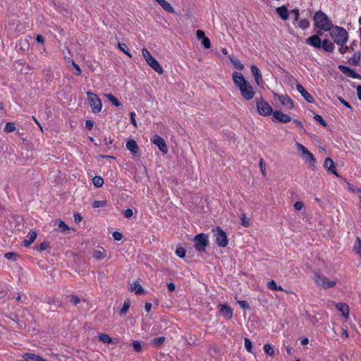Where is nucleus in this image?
<instances>
[{"mask_svg": "<svg viewBox=\"0 0 361 361\" xmlns=\"http://www.w3.org/2000/svg\"><path fill=\"white\" fill-rule=\"evenodd\" d=\"M277 14L281 17L283 20H287L288 18L289 14L287 8L284 6L278 7L276 10Z\"/></svg>", "mask_w": 361, "mask_h": 361, "instance_id": "24", "label": "nucleus"}, {"mask_svg": "<svg viewBox=\"0 0 361 361\" xmlns=\"http://www.w3.org/2000/svg\"><path fill=\"white\" fill-rule=\"evenodd\" d=\"M294 209L297 211H300L303 209L304 207V204L302 202H296L295 204H294Z\"/></svg>", "mask_w": 361, "mask_h": 361, "instance_id": "50", "label": "nucleus"}, {"mask_svg": "<svg viewBox=\"0 0 361 361\" xmlns=\"http://www.w3.org/2000/svg\"><path fill=\"white\" fill-rule=\"evenodd\" d=\"M104 97H106L108 100L111 102L115 106H120L121 105L117 98H116L113 94H105Z\"/></svg>", "mask_w": 361, "mask_h": 361, "instance_id": "32", "label": "nucleus"}, {"mask_svg": "<svg viewBox=\"0 0 361 361\" xmlns=\"http://www.w3.org/2000/svg\"><path fill=\"white\" fill-rule=\"evenodd\" d=\"M314 119H315L317 121L319 122L322 126H326V122L324 121V120L323 119V118H322L320 115H319V114H316V115L314 116Z\"/></svg>", "mask_w": 361, "mask_h": 361, "instance_id": "51", "label": "nucleus"}, {"mask_svg": "<svg viewBox=\"0 0 361 361\" xmlns=\"http://www.w3.org/2000/svg\"><path fill=\"white\" fill-rule=\"evenodd\" d=\"M94 122L91 120H87L85 122V126L87 129L91 130L93 128Z\"/></svg>", "mask_w": 361, "mask_h": 361, "instance_id": "58", "label": "nucleus"}, {"mask_svg": "<svg viewBox=\"0 0 361 361\" xmlns=\"http://www.w3.org/2000/svg\"><path fill=\"white\" fill-rule=\"evenodd\" d=\"M196 36L198 39L202 40L201 43L204 48L209 49L211 47V42L209 39L205 36L204 31L198 30L196 32Z\"/></svg>", "mask_w": 361, "mask_h": 361, "instance_id": "12", "label": "nucleus"}, {"mask_svg": "<svg viewBox=\"0 0 361 361\" xmlns=\"http://www.w3.org/2000/svg\"><path fill=\"white\" fill-rule=\"evenodd\" d=\"M118 47L121 51H122L123 53H125L126 55H128L129 57H132V55L129 52L126 44L123 43L118 42Z\"/></svg>", "mask_w": 361, "mask_h": 361, "instance_id": "38", "label": "nucleus"}, {"mask_svg": "<svg viewBox=\"0 0 361 361\" xmlns=\"http://www.w3.org/2000/svg\"><path fill=\"white\" fill-rule=\"evenodd\" d=\"M241 224L245 227H248L250 225V219L246 216L245 214L240 215Z\"/></svg>", "mask_w": 361, "mask_h": 361, "instance_id": "37", "label": "nucleus"}, {"mask_svg": "<svg viewBox=\"0 0 361 361\" xmlns=\"http://www.w3.org/2000/svg\"><path fill=\"white\" fill-rule=\"evenodd\" d=\"M130 288L137 295L144 293V289L138 281H133L130 284Z\"/></svg>", "mask_w": 361, "mask_h": 361, "instance_id": "21", "label": "nucleus"}, {"mask_svg": "<svg viewBox=\"0 0 361 361\" xmlns=\"http://www.w3.org/2000/svg\"><path fill=\"white\" fill-rule=\"evenodd\" d=\"M135 116H136V114L135 112L130 113L131 123L136 128L137 126V122L135 121Z\"/></svg>", "mask_w": 361, "mask_h": 361, "instance_id": "52", "label": "nucleus"}, {"mask_svg": "<svg viewBox=\"0 0 361 361\" xmlns=\"http://www.w3.org/2000/svg\"><path fill=\"white\" fill-rule=\"evenodd\" d=\"M307 43L310 45L316 47V48H320L322 41L320 38L317 35H313L307 39Z\"/></svg>", "mask_w": 361, "mask_h": 361, "instance_id": "19", "label": "nucleus"}, {"mask_svg": "<svg viewBox=\"0 0 361 361\" xmlns=\"http://www.w3.org/2000/svg\"><path fill=\"white\" fill-rule=\"evenodd\" d=\"M229 59L235 68L240 71L244 68V65L238 59L233 56H229Z\"/></svg>", "mask_w": 361, "mask_h": 361, "instance_id": "28", "label": "nucleus"}, {"mask_svg": "<svg viewBox=\"0 0 361 361\" xmlns=\"http://www.w3.org/2000/svg\"><path fill=\"white\" fill-rule=\"evenodd\" d=\"M296 90L301 94L307 102L310 103H312L314 102L313 97L307 92L302 85L298 83L296 85Z\"/></svg>", "mask_w": 361, "mask_h": 361, "instance_id": "15", "label": "nucleus"}, {"mask_svg": "<svg viewBox=\"0 0 361 361\" xmlns=\"http://www.w3.org/2000/svg\"><path fill=\"white\" fill-rule=\"evenodd\" d=\"M106 205V201H94L93 203H92V207L94 208H99V207H105Z\"/></svg>", "mask_w": 361, "mask_h": 361, "instance_id": "45", "label": "nucleus"}, {"mask_svg": "<svg viewBox=\"0 0 361 361\" xmlns=\"http://www.w3.org/2000/svg\"><path fill=\"white\" fill-rule=\"evenodd\" d=\"M215 242L219 247H225L228 243L226 233L220 227L213 229Z\"/></svg>", "mask_w": 361, "mask_h": 361, "instance_id": "7", "label": "nucleus"}, {"mask_svg": "<svg viewBox=\"0 0 361 361\" xmlns=\"http://www.w3.org/2000/svg\"><path fill=\"white\" fill-rule=\"evenodd\" d=\"M106 256L105 250L103 248L94 250L93 252V257L96 259H102Z\"/></svg>", "mask_w": 361, "mask_h": 361, "instance_id": "31", "label": "nucleus"}, {"mask_svg": "<svg viewBox=\"0 0 361 361\" xmlns=\"http://www.w3.org/2000/svg\"><path fill=\"white\" fill-rule=\"evenodd\" d=\"M92 183L95 187L100 188L104 185V180L101 176H96L92 178Z\"/></svg>", "mask_w": 361, "mask_h": 361, "instance_id": "33", "label": "nucleus"}, {"mask_svg": "<svg viewBox=\"0 0 361 361\" xmlns=\"http://www.w3.org/2000/svg\"><path fill=\"white\" fill-rule=\"evenodd\" d=\"M36 238L37 233L35 231H30L27 235V238L23 241V245L25 247H28L35 240Z\"/></svg>", "mask_w": 361, "mask_h": 361, "instance_id": "23", "label": "nucleus"}, {"mask_svg": "<svg viewBox=\"0 0 361 361\" xmlns=\"http://www.w3.org/2000/svg\"><path fill=\"white\" fill-rule=\"evenodd\" d=\"M151 142L157 145L161 152L164 154H166L168 152V148L166 145L164 140L159 135H153L151 138Z\"/></svg>", "mask_w": 361, "mask_h": 361, "instance_id": "10", "label": "nucleus"}, {"mask_svg": "<svg viewBox=\"0 0 361 361\" xmlns=\"http://www.w3.org/2000/svg\"><path fill=\"white\" fill-rule=\"evenodd\" d=\"M142 54L146 62L149 61L151 59L153 58V56L146 48H143L142 49Z\"/></svg>", "mask_w": 361, "mask_h": 361, "instance_id": "40", "label": "nucleus"}, {"mask_svg": "<svg viewBox=\"0 0 361 361\" xmlns=\"http://www.w3.org/2000/svg\"><path fill=\"white\" fill-rule=\"evenodd\" d=\"M251 72L252 75H254L256 82L257 85H259L260 80H262L261 73L259 69L255 65H252L250 67Z\"/></svg>", "mask_w": 361, "mask_h": 361, "instance_id": "25", "label": "nucleus"}, {"mask_svg": "<svg viewBox=\"0 0 361 361\" xmlns=\"http://www.w3.org/2000/svg\"><path fill=\"white\" fill-rule=\"evenodd\" d=\"M129 307H130V302L126 300L123 303V307L121 308V310L120 311V314L121 315L126 314V312L128 310Z\"/></svg>", "mask_w": 361, "mask_h": 361, "instance_id": "44", "label": "nucleus"}, {"mask_svg": "<svg viewBox=\"0 0 361 361\" xmlns=\"http://www.w3.org/2000/svg\"><path fill=\"white\" fill-rule=\"evenodd\" d=\"M278 99L286 109H290L293 107V102L288 96L283 94L278 95Z\"/></svg>", "mask_w": 361, "mask_h": 361, "instance_id": "16", "label": "nucleus"}, {"mask_svg": "<svg viewBox=\"0 0 361 361\" xmlns=\"http://www.w3.org/2000/svg\"><path fill=\"white\" fill-rule=\"evenodd\" d=\"M295 146L298 150L300 152V157L303 161L309 165L314 166L316 163V159L314 155L302 144L296 142Z\"/></svg>", "mask_w": 361, "mask_h": 361, "instance_id": "5", "label": "nucleus"}, {"mask_svg": "<svg viewBox=\"0 0 361 361\" xmlns=\"http://www.w3.org/2000/svg\"><path fill=\"white\" fill-rule=\"evenodd\" d=\"M336 307L337 308L338 310H339L340 312H342L343 317L345 319H348L349 314H350V310H349V307L347 304L338 303L336 305Z\"/></svg>", "mask_w": 361, "mask_h": 361, "instance_id": "20", "label": "nucleus"}, {"mask_svg": "<svg viewBox=\"0 0 361 361\" xmlns=\"http://www.w3.org/2000/svg\"><path fill=\"white\" fill-rule=\"evenodd\" d=\"M74 220L76 223H78L82 221V216L79 214H75L74 215Z\"/></svg>", "mask_w": 361, "mask_h": 361, "instance_id": "64", "label": "nucleus"}, {"mask_svg": "<svg viewBox=\"0 0 361 361\" xmlns=\"http://www.w3.org/2000/svg\"><path fill=\"white\" fill-rule=\"evenodd\" d=\"M330 31L331 36L336 44L340 45L345 44L348 40V32L344 28L336 26Z\"/></svg>", "mask_w": 361, "mask_h": 361, "instance_id": "3", "label": "nucleus"}, {"mask_svg": "<svg viewBox=\"0 0 361 361\" xmlns=\"http://www.w3.org/2000/svg\"><path fill=\"white\" fill-rule=\"evenodd\" d=\"M88 100L90 103V106L94 113H99L102 110V104L101 99L98 96L92 92H87Z\"/></svg>", "mask_w": 361, "mask_h": 361, "instance_id": "8", "label": "nucleus"}, {"mask_svg": "<svg viewBox=\"0 0 361 361\" xmlns=\"http://www.w3.org/2000/svg\"><path fill=\"white\" fill-rule=\"evenodd\" d=\"M4 130L7 133L13 132L16 130V126L13 123L8 122L6 124Z\"/></svg>", "mask_w": 361, "mask_h": 361, "instance_id": "41", "label": "nucleus"}, {"mask_svg": "<svg viewBox=\"0 0 361 361\" xmlns=\"http://www.w3.org/2000/svg\"><path fill=\"white\" fill-rule=\"evenodd\" d=\"M257 109L260 115L264 116H270L273 113L271 106L262 99L257 102Z\"/></svg>", "mask_w": 361, "mask_h": 361, "instance_id": "9", "label": "nucleus"}, {"mask_svg": "<svg viewBox=\"0 0 361 361\" xmlns=\"http://www.w3.org/2000/svg\"><path fill=\"white\" fill-rule=\"evenodd\" d=\"M176 254L179 257L183 258L185 256V250L182 247H177Z\"/></svg>", "mask_w": 361, "mask_h": 361, "instance_id": "43", "label": "nucleus"}, {"mask_svg": "<svg viewBox=\"0 0 361 361\" xmlns=\"http://www.w3.org/2000/svg\"><path fill=\"white\" fill-rule=\"evenodd\" d=\"M314 280L317 286L324 289L333 288L336 284V280L329 279L319 272L315 273Z\"/></svg>", "mask_w": 361, "mask_h": 361, "instance_id": "4", "label": "nucleus"}, {"mask_svg": "<svg viewBox=\"0 0 361 361\" xmlns=\"http://www.w3.org/2000/svg\"><path fill=\"white\" fill-rule=\"evenodd\" d=\"M133 349L135 350V351H136V352H140L142 350L141 344L137 341H134L133 342Z\"/></svg>", "mask_w": 361, "mask_h": 361, "instance_id": "47", "label": "nucleus"}, {"mask_svg": "<svg viewBox=\"0 0 361 361\" xmlns=\"http://www.w3.org/2000/svg\"><path fill=\"white\" fill-rule=\"evenodd\" d=\"M113 237H114V240L118 241L122 239L123 235L120 232L115 231L113 233Z\"/></svg>", "mask_w": 361, "mask_h": 361, "instance_id": "53", "label": "nucleus"}, {"mask_svg": "<svg viewBox=\"0 0 361 361\" xmlns=\"http://www.w3.org/2000/svg\"><path fill=\"white\" fill-rule=\"evenodd\" d=\"M99 339L100 341L104 343H112V339L111 338L106 334H101L99 335Z\"/></svg>", "mask_w": 361, "mask_h": 361, "instance_id": "34", "label": "nucleus"}, {"mask_svg": "<svg viewBox=\"0 0 361 361\" xmlns=\"http://www.w3.org/2000/svg\"><path fill=\"white\" fill-rule=\"evenodd\" d=\"M348 48L346 46L341 45V47L339 48V51L341 54H345L348 51Z\"/></svg>", "mask_w": 361, "mask_h": 361, "instance_id": "63", "label": "nucleus"}, {"mask_svg": "<svg viewBox=\"0 0 361 361\" xmlns=\"http://www.w3.org/2000/svg\"><path fill=\"white\" fill-rule=\"evenodd\" d=\"M321 47L326 51L331 52L334 49V45L330 41L324 39L321 44Z\"/></svg>", "mask_w": 361, "mask_h": 361, "instance_id": "26", "label": "nucleus"}, {"mask_svg": "<svg viewBox=\"0 0 361 361\" xmlns=\"http://www.w3.org/2000/svg\"><path fill=\"white\" fill-rule=\"evenodd\" d=\"M58 226L61 229L63 232H65L69 229V227L62 221H59Z\"/></svg>", "mask_w": 361, "mask_h": 361, "instance_id": "49", "label": "nucleus"}, {"mask_svg": "<svg viewBox=\"0 0 361 361\" xmlns=\"http://www.w3.org/2000/svg\"><path fill=\"white\" fill-rule=\"evenodd\" d=\"M272 114L273 118L279 122L288 123L291 120L288 115L283 114L281 111H275Z\"/></svg>", "mask_w": 361, "mask_h": 361, "instance_id": "13", "label": "nucleus"}, {"mask_svg": "<svg viewBox=\"0 0 361 361\" xmlns=\"http://www.w3.org/2000/svg\"><path fill=\"white\" fill-rule=\"evenodd\" d=\"M219 310L221 314L226 319H231L233 317V310L226 304L219 305Z\"/></svg>", "mask_w": 361, "mask_h": 361, "instance_id": "11", "label": "nucleus"}, {"mask_svg": "<svg viewBox=\"0 0 361 361\" xmlns=\"http://www.w3.org/2000/svg\"><path fill=\"white\" fill-rule=\"evenodd\" d=\"M39 356L33 353H25L22 361H39Z\"/></svg>", "mask_w": 361, "mask_h": 361, "instance_id": "29", "label": "nucleus"}, {"mask_svg": "<svg viewBox=\"0 0 361 361\" xmlns=\"http://www.w3.org/2000/svg\"><path fill=\"white\" fill-rule=\"evenodd\" d=\"M292 15L293 16V18L295 21L299 20V11L298 10H293L291 12Z\"/></svg>", "mask_w": 361, "mask_h": 361, "instance_id": "59", "label": "nucleus"}, {"mask_svg": "<svg viewBox=\"0 0 361 361\" xmlns=\"http://www.w3.org/2000/svg\"><path fill=\"white\" fill-rule=\"evenodd\" d=\"M353 250L356 254L361 257V240L360 238H357Z\"/></svg>", "mask_w": 361, "mask_h": 361, "instance_id": "35", "label": "nucleus"}, {"mask_svg": "<svg viewBox=\"0 0 361 361\" xmlns=\"http://www.w3.org/2000/svg\"><path fill=\"white\" fill-rule=\"evenodd\" d=\"M298 26L302 29H306L309 27V21L306 19H300L298 21Z\"/></svg>", "mask_w": 361, "mask_h": 361, "instance_id": "42", "label": "nucleus"}, {"mask_svg": "<svg viewBox=\"0 0 361 361\" xmlns=\"http://www.w3.org/2000/svg\"><path fill=\"white\" fill-rule=\"evenodd\" d=\"M259 166L261 171L264 176L266 175V169H265V164L264 163V161L262 159L259 160Z\"/></svg>", "mask_w": 361, "mask_h": 361, "instance_id": "54", "label": "nucleus"}, {"mask_svg": "<svg viewBox=\"0 0 361 361\" xmlns=\"http://www.w3.org/2000/svg\"><path fill=\"white\" fill-rule=\"evenodd\" d=\"M72 65L74 67V68L75 69L76 71V74L77 75H80L81 73V69L79 67V66L78 64H76L74 61L72 62Z\"/></svg>", "mask_w": 361, "mask_h": 361, "instance_id": "60", "label": "nucleus"}, {"mask_svg": "<svg viewBox=\"0 0 361 361\" xmlns=\"http://www.w3.org/2000/svg\"><path fill=\"white\" fill-rule=\"evenodd\" d=\"M315 25L324 31H329L332 28V23L327 16L323 12L318 11L314 16Z\"/></svg>", "mask_w": 361, "mask_h": 361, "instance_id": "2", "label": "nucleus"}, {"mask_svg": "<svg viewBox=\"0 0 361 361\" xmlns=\"http://www.w3.org/2000/svg\"><path fill=\"white\" fill-rule=\"evenodd\" d=\"M6 259L9 260H16V254L14 252H7L4 255Z\"/></svg>", "mask_w": 361, "mask_h": 361, "instance_id": "48", "label": "nucleus"}, {"mask_svg": "<svg viewBox=\"0 0 361 361\" xmlns=\"http://www.w3.org/2000/svg\"><path fill=\"white\" fill-rule=\"evenodd\" d=\"M235 85L239 89L241 96L245 100H251L255 94L252 85L245 80L242 73L233 72L232 75Z\"/></svg>", "mask_w": 361, "mask_h": 361, "instance_id": "1", "label": "nucleus"}, {"mask_svg": "<svg viewBox=\"0 0 361 361\" xmlns=\"http://www.w3.org/2000/svg\"><path fill=\"white\" fill-rule=\"evenodd\" d=\"M245 348L248 352L252 353V345L249 338H245Z\"/></svg>", "mask_w": 361, "mask_h": 361, "instance_id": "46", "label": "nucleus"}, {"mask_svg": "<svg viewBox=\"0 0 361 361\" xmlns=\"http://www.w3.org/2000/svg\"><path fill=\"white\" fill-rule=\"evenodd\" d=\"M238 304L240 305V307L243 309H249V305L245 300H241L238 301Z\"/></svg>", "mask_w": 361, "mask_h": 361, "instance_id": "55", "label": "nucleus"}, {"mask_svg": "<svg viewBox=\"0 0 361 361\" xmlns=\"http://www.w3.org/2000/svg\"><path fill=\"white\" fill-rule=\"evenodd\" d=\"M339 70L347 76L352 78H359L360 75L356 73L353 69L346 67L343 65H340L338 66Z\"/></svg>", "mask_w": 361, "mask_h": 361, "instance_id": "17", "label": "nucleus"}, {"mask_svg": "<svg viewBox=\"0 0 361 361\" xmlns=\"http://www.w3.org/2000/svg\"><path fill=\"white\" fill-rule=\"evenodd\" d=\"M80 298L77 296H72L70 300V302L75 305H78L80 302Z\"/></svg>", "mask_w": 361, "mask_h": 361, "instance_id": "56", "label": "nucleus"}, {"mask_svg": "<svg viewBox=\"0 0 361 361\" xmlns=\"http://www.w3.org/2000/svg\"><path fill=\"white\" fill-rule=\"evenodd\" d=\"M267 287L272 290H283V287L281 286H277L276 283L274 280H271L267 283Z\"/></svg>", "mask_w": 361, "mask_h": 361, "instance_id": "30", "label": "nucleus"}, {"mask_svg": "<svg viewBox=\"0 0 361 361\" xmlns=\"http://www.w3.org/2000/svg\"><path fill=\"white\" fill-rule=\"evenodd\" d=\"M194 247L198 252H204L209 245L208 236L204 233H200L195 236Z\"/></svg>", "mask_w": 361, "mask_h": 361, "instance_id": "6", "label": "nucleus"}, {"mask_svg": "<svg viewBox=\"0 0 361 361\" xmlns=\"http://www.w3.org/2000/svg\"><path fill=\"white\" fill-rule=\"evenodd\" d=\"M124 215L126 218H130L133 215V212L131 209H128L124 212Z\"/></svg>", "mask_w": 361, "mask_h": 361, "instance_id": "57", "label": "nucleus"}, {"mask_svg": "<svg viewBox=\"0 0 361 361\" xmlns=\"http://www.w3.org/2000/svg\"><path fill=\"white\" fill-rule=\"evenodd\" d=\"M48 247V243L46 242H43L39 245V250L41 251L45 250Z\"/></svg>", "mask_w": 361, "mask_h": 361, "instance_id": "61", "label": "nucleus"}, {"mask_svg": "<svg viewBox=\"0 0 361 361\" xmlns=\"http://www.w3.org/2000/svg\"><path fill=\"white\" fill-rule=\"evenodd\" d=\"M147 63L157 73L162 74L164 73L163 68L155 58L153 57Z\"/></svg>", "mask_w": 361, "mask_h": 361, "instance_id": "14", "label": "nucleus"}, {"mask_svg": "<svg viewBox=\"0 0 361 361\" xmlns=\"http://www.w3.org/2000/svg\"><path fill=\"white\" fill-rule=\"evenodd\" d=\"M324 166L329 171H331L332 173L335 174L338 176V173L336 171V169L334 164V161L331 158H326L324 161Z\"/></svg>", "mask_w": 361, "mask_h": 361, "instance_id": "18", "label": "nucleus"}, {"mask_svg": "<svg viewBox=\"0 0 361 361\" xmlns=\"http://www.w3.org/2000/svg\"><path fill=\"white\" fill-rule=\"evenodd\" d=\"M264 350L265 353L269 356H271L274 353L273 347L270 344H265L264 345Z\"/></svg>", "mask_w": 361, "mask_h": 361, "instance_id": "39", "label": "nucleus"}, {"mask_svg": "<svg viewBox=\"0 0 361 361\" xmlns=\"http://www.w3.org/2000/svg\"><path fill=\"white\" fill-rule=\"evenodd\" d=\"M165 341V338L164 336L157 337L152 340L151 343L154 346H159L161 345Z\"/></svg>", "mask_w": 361, "mask_h": 361, "instance_id": "36", "label": "nucleus"}, {"mask_svg": "<svg viewBox=\"0 0 361 361\" xmlns=\"http://www.w3.org/2000/svg\"><path fill=\"white\" fill-rule=\"evenodd\" d=\"M159 4L162 7L163 9H164L167 12L171 13H174L173 8L166 0H160V1H159Z\"/></svg>", "mask_w": 361, "mask_h": 361, "instance_id": "27", "label": "nucleus"}, {"mask_svg": "<svg viewBox=\"0 0 361 361\" xmlns=\"http://www.w3.org/2000/svg\"><path fill=\"white\" fill-rule=\"evenodd\" d=\"M126 148L133 154H137L139 150L137 144L134 140H130L127 142Z\"/></svg>", "mask_w": 361, "mask_h": 361, "instance_id": "22", "label": "nucleus"}, {"mask_svg": "<svg viewBox=\"0 0 361 361\" xmlns=\"http://www.w3.org/2000/svg\"><path fill=\"white\" fill-rule=\"evenodd\" d=\"M338 100L341 102V103H342L346 107H348V108L351 107L350 104L348 102L345 101L342 97H339Z\"/></svg>", "mask_w": 361, "mask_h": 361, "instance_id": "62", "label": "nucleus"}]
</instances>
